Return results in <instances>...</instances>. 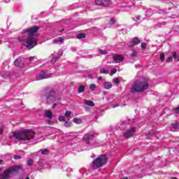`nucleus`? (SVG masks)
Listing matches in <instances>:
<instances>
[{
  "mask_svg": "<svg viewBox=\"0 0 179 179\" xmlns=\"http://www.w3.org/2000/svg\"><path fill=\"white\" fill-rule=\"evenodd\" d=\"M66 171H67V173H72V169L69 167V168L66 169Z\"/></svg>",
  "mask_w": 179,
  "mask_h": 179,
  "instance_id": "45",
  "label": "nucleus"
},
{
  "mask_svg": "<svg viewBox=\"0 0 179 179\" xmlns=\"http://www.w3.org/2000/svg\"><path fill=\"white\" fill-rule=\"evenodd\" d=\"M73 122H75V124H82V120L78 118H73Z\"/></svg>",
  "mask_w": 179,
  "mask_h": 179,
  "instance_id": "27",
  "label": "nucleus"
},
{
  "mask_svg": "<svg viewBox=\"0 0 179 179\" xmlns=\"http://www.w3.org/2000/svg\"><path fill=\"white\" fill-rule=\"evenodd\" d=\"M100 73H104L105 75H108V73H110V70L106 69H101L100 70Z\"/></svg>",
  "mask_w": 179,
  "mask_h": 179,
  "instance_id": "21",
  "label": "nucleus"
},
{
  "mask_svg": "<svg viewBox=\"0 0 179 179\" xmlns=\"http://www.w3.org/2000/svg\"><path fill=\"white\" fill-rule=\"evenodd\" d=\"M14 64L17 68H23V66H24V62L22 58L16 59Z\"/></svg>",
  "mask_w": 179,
  "mask_h": 179,
  "instance_id": "12",
  "label": "nucleus"
},
{
  "mask_svg": "<svg viewBox=\"0 0 179 179\" xmlns=\"http://www.w3.org/2000/svg\"><path fill=\"white\" fill-rule=\"evenodd\" d=\"M124 61V57L121 55H116L113 56V62L115 64H120Z\"/></svg>",
  "mask_w": 179,
  "mask_h": 179,
  "instance_id": "11",
  "label": "nucleus"
},
{
  "mask_svg": "<svg viewBox=\"0 0 179 179\" xmlns=\"http://www.w3.org/2000/svg\"><path fill=\"white\" fill-rule=\"evenodd\" d=\"M54 44H62L64 43V38L59 37L53 41Z\"/></svg>",
  "mask_w": 179,
  "mask_h": 179,
  "instance_id": "17",
  "label": "nucleus"
},
{
  "mask_svg": "<svg viewBox=\"0 0 179 179\" xmlns=\"http://www.w3.org/2000/svg\"><path fill=\"white\" fill-rule=\"evenodd\" d=\"M21 158H22V157L18 156V155L14 156V159H15V160H17V159H21Z\"/></svg>",
  "mask_w": 179,
  "mask_h": 179,
  "instance_id": "44",
  "label": "nucleus"
},
{
  "mask_svg": "<svg viewBox=\"0 0 179 179\" xmlns=\"http://www.w3.org/2000/svg\"><path fill=\"white\" fill-rule=\"evenodd\" d=\"M106 163H107V157L106 155H101L93 160L92 167L93 169H100V167H103Z\"/></svg>",
  "mask_w": 179,
  "mask_h": 179,
  "instance_id": "5",
  "label": "nucleus"
},
{
  "mask_svg": "<svg viewBox=\"0 0 179 179\" xmlns=\"http://www.w3.org/2000/svg\"><path fill=\"white\" fill-rule=\"evenodd\" d=\"M44 115L45 117H46V118H49V120H51V118H52V112L50 110H45Z\"/></svg>",
  "mask_w": 179,
  "mask_h": 179,
  "instance_id": "15",
  "label": "nucleus"
},
{
  "mask_svg": "<svg viewBox=\"0 0 179 179\" xmlns=\"http://www.w3.org/2000/svg\"><path fill=\"white\" fill-rule=\"evenodd\" d=\"M171 61H173V57L170 56L166 59V62H171Z\"/></svg>",
  "mask_w": 179,
  "mask_h": 179,
  "instance_id": "41",
  "label": "nucleus"
},
{
  "mask_svg": "<svg viewBox=\"0 0 179 179\" xmlns=\"http://www.w3.org/2000/svg\"><path fill=\"white\" fill-rule=\"evenodd\" d=\"M48 78H51V74H48L45 71H42L36 77V80H43V79H48Z\"/></svg>",
  "mask_w": 179,
  "mask_h": 179,
  "instance_id": "9",
  "label": "nucleus"
},
{
  "mask_svg": "<svg viewBox=\"0 0 179 179\" xmlns=\"http://www.w3.org/2000/svg\"><path fill=\"white\" fill-rule=\"evenodd\" d=\"M47 124H48V125H52L53 122L51 121V120H47Z\"/></svg>",
  "mask_w": 179,
  "mask_h": 179,
  "instance_id": "43",
  "label": "nucleus"
},
{
  "mask_svg": "<svg viewBox=\"0 0 179 179\" xmlns=\"http://www.w3.org/2000/svg\"><path fill=\"white\" fill-rule=\"evenodd\" d=\"M171 179H177V178L173 177V178H172Z\"/></svg>",
  "mask_w": 179,
  "mask_h": 179,
  "instance_id": "52",
  "label": "nucleus"
},
{
  "mask_svg": "<svg viewBox=\"0 0 179 179\" xmlns=\"http://www.w3.org/2000/svg\"><path fill=\"white\" fill-rule=\"evenodd\" d=\"M64 127L69 128V127H72V123H71L69 121H66L64 122Z\"/></svg>",
  "mask_w": 179,
  "mask_h": 179,
  "instance_id": "29",
  "label": "nucleus"
},
{
  "mask_svg": "<svg viewBox=\"0 0 179 179\" xmlns=\"http://www.w3.org/2000/svg\"><path fill=\"white\" fill-rule=\"evenodd\" d=\"M86 87L85 85H80L78 87V93H83Z\"/></svg>",
  "mask_w": 179,
  "mask_h": 179,
  "instance_id": "23",
  "label": "nucleus"
},
{
  "mask_svg": "<svg viewBox=\"0 0 179 179\" xmlns=\"http://www.w3.org/2000/svg\"><path fill=\"white\" fill-rule=\"evenodd\" d=\"M176 129H179L178 122H176V123L173 124L171 127V131H176Z\"/></svg>",
  "mask_w": 179,
  "mask_h": 179,
  "instance_id": "20",
  "label": "nucleus"
},
{
  "mask_svg": "<svg viewBox=\"0 0 179 179\" xmlns=\"http://www.w3.org/2000/svg\"><path fill=\"white\" fill-rule=\"evenodd\" d=\"M115 23V20L114 18H110L109 24H114Z\"/></svg>",
  "mask_w": 179,
  "mask_h": 179,
  "instance_id": "36",
  "label": "nucleus"
},
{
  "mask_svg": "<svg viewBox=\"0 0 179 179\" xmlns=\"http://www.w3.org/2000/svg\"><path fill=\"white\" fill-rule=\"evenodd\" d=\"M149 89V83L148 80L142 79L139 81H136L131 88V92H145Z\"/></svg>",
  "mask_w": 179,
  "mask_h": 179,
  "instance_id": "3",
  "label": "nucleus"
},
{
  "mask_svg": "<svg viewBox=\"0 0 179 179\" xmlns=\"http://www.w3.org/2000/svg\"><path fill=\"white\" fill-rule=\"evenodd\" d=\"M20 169H22V167L20 166H16L4 170L3 172L0 175V179L12 178V177L15 176V173H17Z\"/></svg>",
  "mask_w": 179,
  "mask_h": 179,
  "instance_id": "4",
  "label": "nucleus"
},
{
  "mask_svg": "<svg viewBox=\"0 0 179 179\" xmlns=\"http://www.w3.org/2000/svg\"><path fill=\"white\" fill-rule=\"evenodd\" d=\"M114 73H117V69H113L110 71V75H114Z\"/></svg>",
  "mask_w": 179,
  "mask_h": 179,
  "instance_id": "40",
  "label": "nucleus"
},
{
  "mask_svg": "<svg viewBox=\"0 0 179 179\" xmlns=\"http://www.w3.org/2000/svg\"><path fill=\"white\" fill-rule=\"evenodd\" d=\"M152 15H153V10L149 8L145 13V16H152Z\"/></svg>",
  "mask_w": 179,
  "mask_h": 179,
  "instance_id": "25",
  "label": "nucleus"
},
{
  "mask_svg": "<svg viewBox=\"0 0 179 179\" xmlns=\"http://www.w3.org/2000/svg\"><path fill=\"white\" fill-rule=\"evenodd\" d=\"M61 57H62V52H59L57 55H56L55 57V58L51 59L52 64H54L55 62H57V61H58V59H59V58H61Z\"/></svg>",
  "mask_w": 179,
  "mask_h": 179,
  "instance_id": "14",
  "label": "nucleus"
},
{
  "mask_svg": "<svg viewBox=\"0 0 179 179\" xmlns=\"http://www.w3.org/2000/svg\"><path fill=\"white\" fill-rule=\"evenodd\" d=\"M38 29L40 28L37 26L27 28L24 29L22 35L19 36V41L21 43L25 41L28 50H31V48H34L37 45L38 38L36 33H37Z\"/></svg>",
  "mask_w": 179,
  "mask_h": 179,
  "instance_id": "1",
  "label": "nucleus"
},
{
  "mask_svg": "<svg viewBox=\"0 0 179 179\" xmlns=\"http://www.w3.org/2000/svg\"><path fill=\"white\" fill-rule=\"evenodd\" d=\"M90 89L93 91V90H96V85L94 84H91L90 85Z\"/></svg>",
  "mask_w": 179,
  "mask_h": 179,
  "instance_id": "32",
  "label": "nucleus"
},
{
  "mask_svg": "<svg viewBox=\"0 0 179 179\" xmlns=\"http://www.w3.org/2000/svg\"><path fill=\"white\" fill-rule=\"evenodd\" d=\"M96 136H99V133L87 134L83 136V140L85 141V143L89 145V143H90V141H92V139Z\"/></svg>",
  "mask_w": 179,
  "mask_h": 179,
  "instance_id": "7",
  "label": "nucleus"
},
{
  "mask_svg": "<svg viewBox=\"0 0 179 179\" xmlns=\"http://www.w3.org/2000/svg\"><path fill=\"white\" fill-rule=\"evenodd\" d=\"M34 163L33 159H29L27 162V166H32Z\"/></svg>",
  "mask_w": 179,
  "mask_h": 179,
  "instance_id": "33",
  "label": "nucleus"
},
{
  "mask_svg": "<svg viewBox=\"0 0 179 179\" xmlns=\"http://www.w3.org/2000/svg\"><path fill=\"white\" fill-rule=\"evenodd\" d=\"M38 166H39L41 169H44V167H45V160L40 159L38 162Z\"/></svg>",
  "mask_w": 179,
  "mask_h": 179,
  "instance_id": "16",
  "label": "nucleus"
},
{
  "mask_svg": "<svg viewBox=\"0 0 179 179\" xmlns=\"http://www.w3.org/2000/svg\"><path fill=\"white\" fill-rule=\"evenodd\" d=\"M3 134V126L0 125V135H2Z\"/></svg>",
  "mask_w": 179,
  "mask_h": 179,
  "instance_id": "39",
  "label": "nucleus"
},
{
  "mask_svg": "<svg viewBox=\"0 0 179 179\" xmlns=\"http://www.w3.org/2000/svg\"><path fill=\"white\" fill-rule=\"evenodd\" d=\"M65 118H66L65 116L61 115L59 117V121L60 122H65Z\"/></svg>",
  "mask_w": 179,
  "mask_h": 179,
  "instance_id": "30",
  "label": "nucleus"
},
{
  "mask_svg": "<svg viewBox=\"0 0 179 179\" xmlns=\"http://www.w3.org/2000/svg\"><path fill=\"white\" fill-rule=\"evenodd\" d=\"M41 155H48L50 153V150L48 149H44L41 150Z\"/></svg>",
  "mask_w": 179,
  "mask_h": 179,
  "instance_id": "28",
  "label": "nucleus"
},
{
  "mask_svg": "<svg viewBox=\"0 0 179 179\" xmlns=\"http://www.w3.org/2000/svg\"><path fill=\"white\" fill-rule=\"evenodd\" d=\"M172 57L176 59V61H179V53L177 54L176 52H173Z\"/></svg>",
  "mask_w": 179,
  "mask_h": 179,
  "instance_id": "22",
  "label": "nucleus"
},
{
  "mask_svg": "<svg viewBox=\"0 0 179 179\" xmlns=\"http://www.w3.org/2000/svg\"><path fill=\"white\" fill-rule=\"evenodd\" d=\"M6 3H9L10 2V0H6Z\"/></svg>",
  "mask_w": 179,
  "mask_h": 179,
  "instance_id": "50",
  "label": "nucleus"
},
{
  "mask_svg": "<svg viewBox=\"0 0 179 179\" xmlns=\"http://www.w3.org/2000/svg\"><path fill=\"white\" fill-rule=\"evenodd\" d=\"M113 83L118 84V83H120V79H119L118 78H115L113 80Z\"/></svg>",
  "mask_w": 179,
  "mask_h": 179,
  "instance_id": "35",
  "label": "nucleus"
},
{
  "mask_svg": "<svg viewBox=\"0 0 179 179\" xmlns=\"http://www.w3.org/2000/svg\"><path fill=\"white\" fill-rule=\"evenodd\" d=\"M103 87L108 90L109 89H111L113 87V85L110 82H106L103 83Z\"/></svg>",
  "mask_w": 179,
  "mask_h": 179,
  "instance_id": "18",
  "label": "nucleus"
},
{
  "mask_svg": "<svg viewBox=\"0 0 179 179\" xmlns=\"http://www.w3.org/2000/svg\"><path fill=\"white\" fill-rule=\"evenodd\" d=\"M0 171H1V168H0Z\"/></svg>",
  "mask_w": 179,
  "mask_h": 179,
  "instance_id": "53",
  "label": "nucleus"
},
{
  "mask_svg": "<svg viewBox=\"0 0 179 179\" xmlns=\"http://www.w3.org/2000/svg\"><path fill=\"white\" fill-rule=\"evenodd\" d=\"M148 44H146V43L143 42V43H141V48H143V50H145V48H146Z\"/></svg>",
  "mask_w": 179,
  "mask_h": 179,
  "instance_id": "34",
  "label": "nucleus"
},
{
  "mask_svg": "<svg viewBox=\"0 0 179 179\" xmlns=\"http://www.w3.org/2000/svg\"><path fill=\"white\" fill-rule=\"evenodd\" d=\"M11 138H15L17 141H24V142H27L29 145H36L38 139L36 136V132L34 131L27 129L21 131H14Z\"/></svg>",
  "mask_w": 179,
  "mask_h": 179,
  "instance_id": "2",
  "label": "nucleus"
},
{
  "mask_svg": "<svg viewBox=\"0 0 179 179\" xmlns=\"http://www.w3.org/2000/svg\"><path fill=\"white\" fill-rule=\"evenodd\" d=\"M56 106H57V103H54L52 106V108H55Z\"/></svg>",
  "mask_w": 179,
  "mask_h": 179,
  "instance_id": "49",
  "label": "nucleus"
},
{
  "mask_svg": "<svg viewBox=\"0 0 179 179\" xmlns=\"http://www.w3.org/2000/svg\"><path fill=\"white\" fill-rule=\"evenodd\" d=\"M60 99L59 96H58L54 91H50L48 96L46 97L47 101H51L52 103H54V101H57V100H59Z\"/></svg>",
  "mask_w": 179,
  "mask_h": 179,
  "instance_id": "6",
  "label": "nucleus"
},
{
  "mask_svg": "<svg viewBox=\"0 0 179 179\" xmlns=\"http://www.w3.org/2000/svg\"><path fill=\"white\" fill-rule=\"evenodd\" d=\"M136 19H137V20H141V16L137 15V16L136 17Z\"/></svg>",
  "mask_w": 179,
  "mask_h": 179,
  "instance_id": "48",
  "label": "nucleus"
},
{
  "mask_svg": "<svg viewBox=\"0 0 179 179\" xmlns=\"http://www.w3.org/2000/svg\"><path fill=\"white\" fill-rule=\"evenodd\" d=\"M136 132V129L135 127H132L131 129L127 130L124 133H123V136L126 138V139H128V138H131L132 135H134Z\"/></svg>",
  "mask_w": 179,
  "mask_h": 179,
  "instance_id": "10",
  "label": "nucleus"
},
{
  "mask_svg": "<svg viewBox=\"0 0 179 179\" xmlns=\"http://www.w3.org/2000/svg\"><path fill=\"white\" fill-rule=\"evenodd\" d=\"M117 107H120V104L117 103V104L113 105V108H115Z\"/></svg>",
  "mask_w": 179,
  "mask_h": 179,
  "instance_id": "46",
  "label": "nucleus"
},
{
  "mask_svg": "<svg viewBox=\"0 0 179 179\" xmlns=\"http://www.w3.org/2000/svg\"><path fill=\"white\" fill-rule=\"evenodd\" d=\"M95 3L99 6L107 7L111 3V1L110 0H95Z\"/></svg>",
  "mask_w": 179,
  "mask_h": 179,
  "instance_id": "8",
  "label": "nucleus"
},
{
  "mask_svg": "<svg viewBox=\"0 0 179 179\" xmlns=\"http://www.w3.org/2000/svg\"><path fill=\"white\" fill-rule=\"evenodd\" d=\"M99 53L101 54V55H106V54H107V51L106 50L99 49Z\"/></svg>",
  "mask_w": 179,
  "mask_h": 179,
  "instance_id": "31",
  "label": "nucleus"
},
{
  "mask_svg": "<svg viewBox=\"0 0 179 179\" xmlns=\"http://www.w3.org/2000/svg\"><path fill=\"white\" fill-rule=\"evenodd\" d=\"M85 37H86V34L81 33L77 35L76 38H78V40H80L81 38H85Z\"/></svg>",
  "mask_w": 179,
  "mask_h": 179,
  "instance_id": "24",
  "label": "nucleus"
},
{
  "mask_svg": "<svg viewBox=\"0 0 179 179\" xmlns=\"http://www.w3.org/2000/svg\"><path fill=\"white\" fill-rule=\"evenodd\" d=\"M34 59H37V57H31L29 58V62H33V61H34Z\"/></svg>",
  "mask_w": 179,
  "mask_h": 179,
  "instance_id": "42",
  "label": "nucleus"
},
{
  "mask_svg": "<svg viewBox=\"0 0 179 179\" xmlns=\"http://www.w3.org/2000/svg\"><path fill=\"white\" fill-rule=\"evenodd\" d=\"M71 114H72V112L69 111V110H66L64 113V117L66 118H69V117H71Z\"/></svg>",
  "mask_w": 179,
  "mask_h": 179,
  "instance_id": "26",
  "label": "nucleus"
},
{
  "mask_svg": "<svg viewBox=\"0 0 179 179\" xmlns=\"http://www.w3.org/2000/svg\"><path fill=\"white\" fill-rule=\"evenodd\" d=\"M138 55V52L136 51H133V52L131 54V57H136Z\"/></svg>",
  "mask_w": 179,
  "mask_h": 179,
  "instance_id": "37",
  "label": "nucleus"
},
{
  "mask_svg": "<svg viewBox=\"0 0 179 179\" xmlns=\"http://www.w3.org/2000/svg\"><path fill=\"white\" fill-rule=\"evenodd\" d=\"M164 57H165V55H164V53H162L161 55H160V59H161V61L163 62V61H164Z\"/></svg>",
  "mask_w": 179,
  "mask_h": 179,
  "instance_id": "38",
  "label": "nucleus"
},
{
  "mask_svg": "<svg viewBox=\"0 0 179 179\" xmlns=\"http://www.w3.org/2000/svg\"><path fill=\"white\" fill-rule=\"evenodd\" d=\"M139 44H141V41L139 38H138V37H135L129 44V47H135V45H138Z\"/></svg>",
  "mask_w": 179,
  "mask_h": 179,
  "instance_id": "13",
  "label": "nucleus"
},
{
  "mask_svg": "<svg viewBox=\"0 0 179 179\" xmlns=\"http://www.w3.org/2000/svg\"><path fill=\"white\" fill-rule=\"evenodd\" d=\"M84 103L87 106H90V107H94V102L91 100H85Z\"/></svg>",
  "mask_w": 179,
  "mask_h": 179,
  "instance_id": "19",
  "label": "nucleus"
},
{
  "mask_svg": "<svg viewBox=\"0 0 179 179\" xmlns=\"http://www.w3.org/2000/svg\"><path fill=\"white\" fill-rule=\"evenodd\" d=\"M98 80H104V78H103L101 76H99L98 77Z\"/></svg>",
  "mask_w": 179,
  "mask_h": 179,
  "instance_id": "47",
  "label": "nucleus"
},
{
  "mask_svg": "<svg viewBox=\"0 0 179 179\" xmlns=\"http://www.w3.org/2000/svg\"><path fill=\"white\" fill-rule=\"evenodd\" d=\"M2 163H3V160L0 159V164H2Z\"/></svg>",
  "mask_w": 179,
  "mask_h": 179,
  "instance_id": "51",
  "label": "nucleus"
}]
</instances>
